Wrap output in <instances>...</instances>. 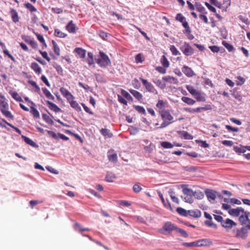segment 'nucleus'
I'll list each match as a JSON object with an SVG mask.
<instances>
[{"mask_svg":"<svg viewBox=\"0 0 250 250\" xmlns=\"http://www.w3.org/2000/svg\"><path fill=\"white\" fill-rule=\"evenodd\" d=\"M176 20L181 22V23L183 22L184 21L186 20V18L184 17L181 13L177 14L176 17Z\"/></svg>","mask_w":250,"mask_h":250,"instance_id":"obj_59","label":"nucleus"},{"mask_svg":"<svg viewBox=\"0 0 250 250\" xmlns=\"http://www.w3.org/2000/svg\"><path fill=\"white\" fill-rule=\"evenodd\" d=\"M176 211L179 214H180L181 216L185 217H187L188 216V210H187L182 208L178 207L176 208Z\"/></svg>","mask_w":250,"mask_h":250,"instance_id":"obj_29","label":"nucleus"},{"mask_svg":"<svg viewBox=\"0 0 250 250\" xmlns=\"http://www.w3.org/2000/svg\"><path fill=\"white\" fill-rule=\"evenodd\" d=\"M232 230L236 238L245 239L248 236V231L246 228L242 227L240 229H233Z\"/></svg>","mask_w":250,"mask_h":250,"instance_id":"obj_4","label":"nucleus"},{"mask_svg":"<svg viewBox=\"0 0 250 250\" xmlns=\"http://www.w3.org/2000/svg\"><path fill=\"white\" fill-rule=\"evenodd\" d=\"M35 34L38 40L42 43V48L44 49V48H46L47 44H46V43L45 42V40H44L43 36L37 33H35Z\"/></svg>","mask_w":250,"mask_h":250,"instance_id":"obj_37","label":"nucleus"},{"mask_svg":"<svg viewBox=\"0 0 250 250\" xmlns=\"http://www.w3.org/2000/svg\"><path fill=\"white\" fill-rule=\"evenodd\" d=\"M21 137L26 144L30 145L33 147H37L38 146V145L30 138L23 135L21 136Z\"/></svg>","mask_w":250,"mask_h":250,"instance_id":"obj_28","label":"nucleus"},{"mask_svg":"<svg viewBox=\"0 0 250 250\" xmlns=\"http://www.w3.org/2000/svg\"><path fill=\"white\" fill-rule=\"evenodd\" d=\"M88 59L87 62L88 64L91 65L94 63V61L93 59V54L91 52H88L87 54Z\"/></svg>","mask_w":250,"mask_h":250,"instance_id":"obj_51","label":"nucleus"},{"mask_svg":"<svg viewBox=\"0 0 250 250\" xmlns=\"http://www.w3.org/2000/svg\"><path fill=\"white\" fill-rule=\"evenodd\" d=\"M186 88L188 91L193 96L197 94V93L199 91L196 90L192 86L189 85L186 86Z\"/></svg>","mask_w":250,"mask_h":250,"instance_id":"obj_43","label":"nucleus"},{"mask_svg":"<svg viewBox=\"0 0 250 250\" xmlns=\"http://www.w3.org/2000/svg\"><path fill=\"white\" fill-rule=\"evenodd\" d=\"M75 229H78L79 231H88L89 229L87 228H83L79 223H76L75 224Z\"/></svg>","mask_w":250,"mask_h":250,"instance_id":"obj_53","label":"nucleus"},{"mask_svg":"<svg viewBox=\"0 0 250 250\" xmlns=\"http://www.w3.org/2000/svg\"><path fill=\"white\" fill-rule=\"evenodd\" d=\"M181 99L183 102L189 105H193L195 103L194 100L187 97H183Z\"/></svg>","mask_w":250,"mask_h":250,"instance_id":"obj_38","label":"nucleus"},{"mask_svg":"<svg viewBox=\"0 0 250 250\" xmlns=\"http://www.w3.org/2000/svg\"><path fill=\"white\" fill-rule=\"evenodd\" d=\"M161 145L165 148H171L173 147V145L168 142H162Z\"/></svg>","mask_w":250,"mask_h":250,"instance_id":"obj_50","label":"nucleus"},{"mask_svg":"<svg viewBox=\"0 0 250 250\" xmlns=\"http://www.w3.org/2000/svg\"><path fill=\"white\" fill-rule=\"evenodd\" d=\"M142 189V188L139 184H136L133 187V190L136 193L140 192Z\"/></svg>","mask_w":250,"mask_h":250,"instance_id":"obj_61","label":"nucleus"},{"mask_svg":"<svg viewBox=\"0 0 250 250\" xmlns=\"http://www.w3.org/2000/svg\"><path fill=\"white\" fill-rule=\"evenodd\" d=\"M74 52L78 54L79 57L81 58H84L85 56L86 51L82 48H76L74 50Z\"/></svg>","mask_w":250,"mask_h":250,"instance_id":"obj_25","label":"nucleus"},{"mask_svg":"<svg viewBox=\"0 0 250 250\" xmlns=\"http://www.w3.org/2000/svg\"><path fill=\"white\" fill-rule=\"evenodd\" d=\"M239 220L242 225H245L247 222H250V212L245 211L242 212L239 218Z\"/></svg>","mask_w":250,"mask_h":250,"instance_id":"obj_9","label":"nucleus"},{"mask_svg":"<svg viewBox=\"0 0 250 250\" xmlns=\"http://www.w3.org/2000/svg\"><path fill=\"white\" fill-rule=\"evenodd\" d=\"M244 209L241 207H237L236 208L229 209V213L234 217L240 216L242 212H243Z\"/></svg>","mask_w":250,"mask_h":250,"instance_id":"obj_11","label":"nucleus"},{"mask_svg":"<svg viewBox=\"0 0 250 250\" xmlns=\"http://www.w3.org/2000/svg\"><path fill=\"white\" fill-rule=\"evenodd\" d=\"M52 43L53 46V50L54 53L56 55L59 56L60 55V49L59 46L54 40L52 41Z\"/></svg>","mask_w":250,"mask_h":250,"instance_id":"obj_40","label":"nucleus"},{"mask_svg":"<svg viewBox=\"0 0 250 250\" xmlns=\"http://www.w3.org/2000/svg\"><path fill=\"white\" fill-rule=\"evenodd\" d=\"M96 62L101 67H106L111 63L107 55L101 51L99 52V57L96 60Z\"/></svg>","mask_w":250,"mask_h":250,"instance_id":"obj_3","label":"nucleus"},{"mask_svg":"<svg viewBox=\"0 0 250 250\" xmlns=\"http://www.w3.org/2000/svg\"><path fill=\"white\" fill-rule=\"evenodd\" d=\"M24 6L31 13L37 11V9L32 4L29 2L25 3Z\"/></svg>","mask_w":250,"mask_h":250,"instance_id":"obj_46","label":"nucleus"},{"mask_svg":"<svg viewBox=\"0 0 250 250\" xmlns=\"http://www.w3.org/2000/svg\"><path fill=\"white\" fill-rule=\"evenodd\" d=\"M183 193L185 195H187V197H188V200H189L190 202V199L191 198V197L195 195V193L192 190V189L187 188H183L182 189Z\"/></svg>","mask_w":250,"mask_h":250,"instance_id":"obj_19","label":"nucleus"},{"mask_svg":"<svg viewBox=\"0 0 250 250\" xmlns=\"http://www.w3.org/2000/svg\"><path fill=\"white\" fill-rule=\"evenodd\" d=\"M222 144L227 146H232L233 145V142L230 140H224L222 141Z\"/></svg>","mask_w":250,"mask_h":250,"instance_id":"obj_64","label":"nucleus"},{"mask_svg":"<svg viewBox=\"0 0 250 250\" xmlns=\"http://www.w3.org/2000/svg\"><path fill=\"white\" fill-rule=\"evenodd\" d=\"M158 113L163 122L158 128L161 129L166 127L174 122L173 121V117L170 114L169 110H159Z\"/></svg>","mask_w":250,"mask_h":250,"instance_id":"obj_1","label":"nucleus"},{"mask_svg":"<svg viewBox=\"0 0 250 250\" xmlns=\"http://www.w3.org/2000/svg\"><path fill=\"white\" fill-rule=\"evenodd\" d=\"M121 94L124 96V97L128 101H133V98L125 90L122 89L121 90Z\"/></svg>","mask_w":250,"mask_h":250,"instance_id":"obj_41","label":"nucleus"},{"mask_svg":"<svg viewBox=\"0 0 250 250\" xmlns=\"http://www.w3.org/2000/svg\"><path fill=\"white\" fill-rule=\"evenodd\" d=\"M30 67L37 74L40 75L41 74L42 68L37 62H34L31 63Z\"/></svg>","mask_w":250,"mask_h":250,"instance_id":"obj_20","label":"nucleus"},{"mask_svg":"<svg viewBox=\"0 0 250 250\" xmlns=\"http://www.w3.org/2000/svg\"><path fill=\"white\" fill-rule=\"evenodd\" d=\"M53 118V117L52 116H50L46 114H42L43 119L48 124L53 125L54 124V122L52 119Z\"/></svg>","mask_w":250,"mask_h":250,"instance_id":"obj_30","label":"nucleus"},{"mask_svg":"<svg viewBox=\"0 0 250 250\" xmlns=\"http://www.w3.org/2000/svg\"><path fill=\"white\" fill-rule=\"evenodd\" d=\"M30 112L32 113L35 118H39L40 117L39 112L36 108L31 107Z\"/></svg>","mask_w":250,"mask_h":250,"instance_id":"obj_48","label":"nucleus"},{"mask_svg":"<svg viewBox=\"0 0 250 250\" xmlns=\"http://www.w3.org/2000/svg\"><path fill=\"white\" fill-rule=\"evenodd\" d=\"M71 106L75 109L77 111L80 112L82 110L81 106L79 105L78 103L72 99L71 100L68 101Z\"/></svg>","mask_w":250,"mask_h":250,"instance_id":"obj_21","label":"nucleus"},{"mask_svg":"<svg viewBox=\"0 0 250 250\" xmlns=\"http://www.w3.org/2000/svg\"><path fill=\"white\" fill-rule=\"evenodd\" d=\"M167 104V103L166 102L162 100H159L156 106L159 109V110H166L165 108H166Z\"/></svg>","mask_w":250,"mask_h":250,"instance_id":"obj_23","label":"nucleus"},{"mask_svg":"<svg viewBox=\"0 0 250 250\" xmlns=\"http://www.w3.org/2000/svg\"><path fill=\"white\" fill-rule=\"evenodd\" d=\"M232 95L235 99H237L239 101H241L242 100V96H241V95L236 90H233Z\"/></svg>","mask_w":250,"mask_h":250,"instance_id":"obj_49","label":"nucleus"},{"mask_svg":"<svg viewBox=\"0 0 250 250\" xmlns=\"http://www.w3.org/2000/svg\"><path fill=\"white\" fill-rule=\"evenodd\" d=\"M170 50L172 54L174 56L180 55V53L179 52V51L173 45H171L170 46Z\"/></svg>","mask_w":250,"mask_h":250,"instance_id":"obj_52","label":"nucleus"},{"mask_svg":"<svg viewBox=\"0 0 250 250\" xmlns=\"http://www.w3.org/2000/svg\"><path fill=\"white\" fill-rule=\"evenodd\" d=\"M108 158L110 161H111L113 163H116L118 161L117 155L115 153L108 154Z\"/></svg>","mask_w":250,"mask_h":250,"instance_id":"obj_45","label":"nucleus"},{"mask_svg":"<svg viewBox=\"0 0 250 250\" xmlns=\"http://www.w3.org/2000/svg\"><path fill=\"white\" fill-rule=\"evenodd\" d=\"M237 223L233 220L227 218L222 222L221 226L226 229L228 232L230 231L231 229H234L233 228L237 226Z\"/></svg>","mask_w":250,"mask_h":250,"instance_id":"obj_5","label":"nucleus"},{"mask_svg":"<svg viewBox=\"0 0 250 250\" xmlns=\"http://www.w3.org/2000/svg\"><path fill=\"white\" fill-rule=\"evenodd\" d=\"M46 103L47 104L49 108L51 110H52L56 113L61 111V109L53 103L49 101H46Z\"/></svg>","mask_w":250,"mask_h":250,"instance_id":"obj_18","label":"nucleus"},{"mask_svg":"<svg viewBox=\"0 0 250 250\" xmlns=\"http://www.w3.org/2000/svg\"><path fill=\"white\" fill-rule=\"evenodd\" d=\"M140 79L147 91L152 93H157V90L154 86L150 83L148 82L147 80H145L142 78H140Z\"/></svg>","mask_w":250,"mask_h":250,"instance_id":"obj_6","label":"nucleus"},{"mask_svg":"<svg viewBox=\"0 0 250 250\" xmlns=\"http://www.w3.org/2000/svg\"><path fill=\"white\" fill-rule=\"evenodd\" d=\"M194 97L198 102H205L206 101L205 96L200 91H198Z\"/></svg>","mask_w":250,"mask_h":250,"instance_id":"obj_36","label":"nucleus"},{"mask_svg":"<svg viewBox=\"0 0 250 250\" xmlns=\"http://www.w3.org/2000/svg\"><path fill=\"white\" fill-rule=\"evenodd\" d=\"M116 178L115 175L111 172H107L105 178V180L108 182H113Z\"/></svg>","mask_w":250,"mask_h":250,"instance_id":"obj_27","label":"nucleus"},{"mask_svg":"<svg viewBox=\"0 0 250 250\" xmlns=\"http://www.w3.org/2000/svg\"><path fill=\"white\" fill-rule=\"evenodd\" d=\"M42 90L45 96L49 99L54 100L55 98L50 93V92L46 88H42Z\"/></svg>","mask_w":250,"mask_h":250,"instance_id":"obj_34","label":"nucleus"},{"mask_svg":"<svg viewBox=\"0 0 250 250\" xmlns=\"http://www.w3.org/2000/svg\"><path fill=\"white\" fill-rule=\"evenodd\" d=\"M101 133L104 136L111 138L112 134L109 132V130L106 128H102L100 130Z\"/></svg>","mask_w":250,"mask_h":250,"instance_id":"obj_42","label":"nucleus"},{"mask_svg":"<svg viewBox=\"0 0 250 250\" xmlns=\"http://www.w3.org/2000/svg\"><path fill=\"white\" fill-rule=\"evenodd\" d=\"M206 195L209 201H214L216 198L215 193L212 190L207 191Z\"/></svg>","mask_w":250,"mask_h":250,"instance_id":"obj_26","label":"nucleus"},{"mask_svg":"<svg viewBox=\"0 0 250 250\" xmlns=\"http://www.w3.org/2000/svg\"><path fill=\"white\" fill-rule=\"evenodd\" d=\"M65 28L69 33L72 34L76 33L78 29L76 24L73 23V21L72 20L66 25Z\"/></svg>","mask_w":250,"mask_h":250,"instance_id":"obj_10","label":"nucleus"},{"mask_svg":"<svg viewBox=\"0 0 250 250\" xmlns=\"http://www.w3.org/2000/svg\"><path fill=\"white\" fill-rule=\"evenodd\" d=\"M132 84H133V86L134 87V88H135L136 89H139L141 86L140 83H139L138 80L136 78H135L132 81Z\"/></svg>","mask_w":250,"mask_h":250,"instance_id":"obj_60","label":"nucleus"},{"mask_svg":"<svg viewBox=\"0 0 250 250\" xmlns=\"http://www.w3.org/2000/svg\"><path fill=\"white\" fill-rule=\"evenodd\" d=\"M212 109V107L210 104H206L203 107H199L196 108H188L186 111L191 113L201 112L202 111L210 110Z\"/></svg>","mask_w":250,"mask_h":250,"instance_id":"obj_8","label":"nucleus"},{"mask_svg":"<svg viewBox=\"0 0 250 250\" xmlns=\"http://www.w3.org/2000/svg\"><path fill=\"white\" fill-rule=\"evenodd\" d=\"M233 149L237 153H244L246 151L245 147L238 146H234Z\"/></svg>","mask_w":250,"mask_h":250,"instance_id":"obj_55","label":"nucleus"},{"mask_svg":"<svg viewBox=\"0 0 250 250\" xmlns=\"http://www.w3.org/2000/svg\"><path fill=\"white\" fill-rule=\"evenodd\" d=\"M161 63L164 68H167L169 66V62L165 55L162 56Z\"/></svg>","mask_w":250,"mask_h":250,"instance_id":"obj_32","label":"nucleus"},{"mask_svg":"<svg viewBox=\"0 0 250 250\" xmlns=\"http://www.w3.org/2000/svg\"><path fill=\"white\" fill-rule=\"evenodd\" d=\"M128 90L137 100L140 102L143 100V96L139 91L132 89H129Z\"/></svg>","mask_w":250,"mask_h":250,"instance_id":"obj_16","label":"nucleus"},{"mask_svg":"<svg viewBox=\"0 0 250 250\" xmlns=\"http://www.w3.org/2000/svg\"><path fill=\"white\" fill-rule=\"evenodd\" d=\"M168 194H169L172 201L173 202H174L177 204H179L180 201H179V199L178 198V197H177L176 196H175L174 195V192H173V191L172 189H170L168 191Z\"/></svg>","mask_w":250,"mask_h":250,"instance_id":"obj_33","label":"nucleus"},{"mask_svg":"<svg viewBox=\"0 0 250 250\" xmlns=\"http://www.w3.org/2000/svg\"><path fill=\"white\" fill-rule=\"evenodd\" d=\"M153 82L156 84L157 86L160 87L161 89H164L166 87V84L163 83L160 80H158L156 81H153Z\"/></svg>","mask_w":250,"mask_h":250,"instance_id":"obj_54","label":"nucleus"},{"mask_svg":"<svg viewBox=\"0 0 250 250\" xmlns=\"http://www.w3.org/2000/svg\"><path fill=\"white\" fill-rule=\"evenodd\" d=\"M222 44L228 50L229 52H231L234 50V47L231 44L226 41H223Z\"/></svg>","mask_w":250,"mask_h":250,"instance_id":"obj_47","label":"nucleus"},{"mask_svg":"<svg viewBox=\"0 0 250 250\" xmlns=\"http://www.w3.org/2000/svg\"><path fill=\"white\" fill-rule=\"evenodd\" d=\"M135 62L136 63H141L144 61L143 56L141 54H138L135 56Z\"/></svg>","mask_w":250,"mask_h":250,"instance_id":"obj_58","label":"nucleus"},{"mask_svg":"<svg viewBox=\"0 0 250 250\" xmlns=\"http://www.w3.org/2000/svg\"><path fill=\"white\" fill-rule=\"evenodd\" d=\"M28 83L34 88L35 92L40 93L41 91L40 88L35 81L29 80Z\"/></svg>","mask_w":250,"mask_h":250,"instance_id":"obj_35","label":"nucleus"},{"mask_svg":"<svg viewBox=\"0 0 250 250\" xmlns=\"http://www.w3.org/2000/svg\"><path fill=\"white\" fill-rule=\"evenodd\" d=\"M54 35L55 36L63 38L66 37L67 34L62 32L59 29H55L54 31Z\"/></svg>","mask_w":250,"mask_h":250,"instance_id":"obj_39","label":"nucleus"},{"mask_svg":"<svg viewBox=\"0 0 250 250\" xmlns=\"http://www.w3.org/2000/svg\"><path fill=\"white\" fill-rule=\"evenodd\" d=\"M182 23L183 27L185 28V33L188 35V38L189 39L192 40L194 38V36L192 35H190L191 31L188 25V22L186 21V20H185L183 22H182Z\"/></svg>","mask_w":250,"mask_h":250,"instance_id":"obj_12","label":"nucleus"},{"mask_svg":"<svg viewBox=\"0 0 250 250\" xmlns=\"http://www.w3.org/2000/svg\"><path fill=\"white\" fill-rule=\"evenodd\" d=\"M163 80L169 83L178 84V80L177 78L170 76H167L163 77Z\"/></svg>","mask_w":250,"mask_h":250,"instance_id":"obj_17","label":"nucleus"},{"mask_svg":"<svg viewBox=\"0 0 250 250\" xmlns=\"http://www.w3.org/2000/svg\"><path fill=\"white\" fill-rule=\"evenodd\" d=\"M176 232L179 233L182 236L187 238L188 237V233L184 230L179 228L177 227V229L176 230Z\"/></svg>","mask_w":250,"mask_h":250,"instance_id":"obj_56","label":"nucleus"},{"mask_svg":"<svg viewBox=\"0 0 250 250\" xmlns=\"http://www.w3.org/2000/svg\"><path fill=\"white\" fill-rule=\"evenodd\" d=\"M180 50L185 55L188 56L192 55L194 53L193 48L186 42L181 46Z\"/></svg>","mask_w":250,"mask_h":250,"instance_id":"obj_7","label":"nucleus"},{"mask_svg":"<svg viewBox=\"0 0 250 250\" xmlns=\"http://www.w3.org/2000/svg\"><path fill=\"white\" fill-rule=\"evenodd\" d=\"M188 215L195 218H199L201 216V212L199 209L189 210Z\"/></svg>","mask_w":250,"mask_h":250,"instance_id":"obj_24","label":"nucleus"},{"mask_svg":"<svg viewBox=\"0 0 250 250\" xmlns=\"http://www.w3.org/2000/svg\"><path fill=\"white\" fill-rule=\"evenodd\" d=\"M133 107L138 112L144 115L146 114V110L143 106L134 105Z\"/></svg>","mask_w":250,"mask_h":250,"instance_id":"obj_44","label":"nucleus"},{"mask_svg":"<svg viewBox=\"0 0 250 250\" xmlns=\"http://www.w3.org/2000/svg\"><path fill=\"white\" fill-rule=\"evenodd\" d=\"M43 201L39 200H31L30 201L29 204L31 208H33L34 207L39 204L42 203Z\"/></svg>","mask_w":250,"mask_h":250,"instance_id":"obj_62","label":"nucleus"},{"mask_svg":"<svg viewBox=\"0 0 250 250\" xmlns=\"http://www.w3.org/2000/svg\"><path fill=\"white\" fill-rule=\"evenodd\" d=\"M40 53L42 55V57L46 59L48 62H50V58L48 57L47 53L46 51H42L41 50H39Z\"/></svg>","mask_w":250,"mask_h":250,"instance_id":"obj_63","label":"nucleus"},{"mask_svg":"<svg viewBox=\"0 0 250 250\" xmlns=\"http://www.w3.org/2000/svg\"><path fill=\"white\" fill-rule=\"evenodd\" d=\"M209 241L207 239H203L195 241V247L207 246L209 243Z\"/></svg>","mask_w":250,"mask_h":250,"instance_id":"obj_22","label":"nucleus"},{"mask_svg":"<svg viewBox=\"0 0 250 250\" xmlns=\"http://www.w3.org/2000/svg\"><path fill=\"white\" fill-rule=\"evenodd\" d=\"M8 104L6 101L4 97L1 95H0V107L5 106Z\"/></svg>","mask_w":250,"mask_h":250,"instance_id":"obj_57","label":"nucleus"},{"mask_svg":"<svg viewBox=\"0 0 250 250\" xmlns=\"http://www.w3.org/2000/svg\"><path fill=\"white\" fill-rule=\"evenodd\" d=\"M177 229V227L176 225L168 221L165 223L163 227L159 229L158 231L162 234L167 235L171 233L173 231H176Z\"/></svg>","mask_w":250,"mask_h":250,"instance_id":"obj_2","label":"nucleus"},{"mask_svg":"<svg viewBox=\"0 0 250 250\" xmlns=\"http://www.w3.org/2000/svg\"><path fill=\"white\" fill-rule=\"evenodd\" d=\"M182 71L188 77H191L195 75L194 71L188 66L184 65L182 68Z\"/></svg>","mask_w":250,"mask_h":250,"instance_id":"obj_14","label":"nucleus"},{"mask_svg":"<svg viewBox=\"0 0 250 250\" xmlns=\"http://www.w3.org/2000/svg\"><path fill=\"white\" fill-rule=\"evenodd\" d=\"M60 92L62 94V95H63V97H64L67 101H69L72 100V99H74L73 96L71 94V93L66 88L62 87L60 89Z\"/></svg>","mask_w":250,"mask_h":250,"instance_id":"obj_13","label":"nucleus"},{"mask_svg":"<svg viewBox=\"0 0 250 250\" xmlns=\"http://www.w3.org/2000/svg\"><path fill=\"white\" fill-rule=\"evenodd\" d=\"M9 106L8 104L5 106L0 107L1 112L3 115L8 118H12L13 116L11 114L10 112L8 110Z\"/></svg>","mask_w":250,"mask_h":250,"instance_id":"obj_15","label":"nucleus"},{"mask_svg":"<svg viewBox=\"0 0 250 250\" xmlns=\"http://www.w3.org/2000/svg\"><path fill=\"white\" fill-rule=\"evenodd\" d=\"M179 134L181 135V137H182L185 139L191 140L193 139V136L191 134L188 133L187 131H180Z\"/></svg>","mask_w":250,"mask_h":250,"instance_id":"obj_31","label":"nucleus"}]
</instances>
